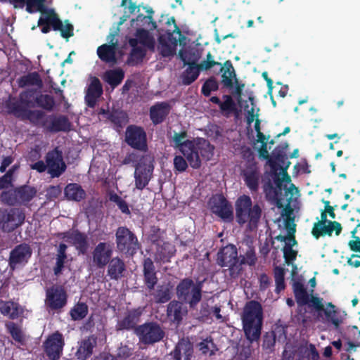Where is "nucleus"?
I'll return each mask as SVG.
<instances>
[{
	"instance_id": "obj_1",
	"label": "nucleus",
	"mask_w": 360,
	"mask_h": 360,
	"mask_svg": "<svg viewBox=\"0 0 360 360\" xmlns=\"http://www.w3.org/2000/svg\"><path fill=\"white\" fill-rule=\"evenodd\" d=\"M187 137L188 132L186 130L174 132L172 136L174 147L186 158L193 169H199L202 160L209 161L212 159L214 146L204 138L197 137L189 140L186 139Z\"/></svg>"
},
{
	"instance_id": "obj_2",
	"label": "nucleus",
	"mask_w": 360,
	"mask_h": 360,
	"mask_svg": "<svg viewBox=\"0 0 360 360\" xmlns=\"http://www.w3.org/2000/svg\"><path fill=\"white\" fill-rule=\"evenodd\" d=\"M263 320L262 304L256 300L247 302L241 314V321L245 336L250 342L257 341L260 338Z\"/></svg>"
},
{
	"instance_id": "obj_3",
	"label": "nucleus",
	"mask_w": 360,
	"mask_h": 360,
	"mask_svg": "<svg viewBox=\"0 0 360 360\" xmlns=\"http://www.w3.org/2000/svg\"><path fill=\"white\" fill-rule=\"evenodd\" d=\"M236 221L243 226L248 223L250 229L257 228L262 210L258 204L252 205L251 198L247 195H243L238 198L235 202Z\"/></svg>"
},
{
	"instance_id": "obj_4",
	"label": "nucleus",
	"mask_w": 360,
	"mask_h": 360,
	"mask_svg": "<svg viewBox=\"0 0 360 360\" xmlns=\"http://www.w3.org/2000/svg\"><path fill=\"white\" fill-rule=\"evenodd\" d=\"M203 281L194 282L192 278L186 277L180 280L176 286L178 300L188 305L190 309H195L202 297Z\"/></svg>"
},
{
	"instance_id": "obj_5",
	"label": "nucleus",
	"mask_w": 360,
	"mask_h": 360,
	"mask_svg": "<svg viewBox=\"0 0 360 360\" xmlns=\"http://www.w3.org/2000/svg\"><path fill=\"white\" fill-rule=\"evenodd\" d=\"M5 107L8 114L14 115L21 120H28L34 126L42 127L48 115L41 110H30L24 108L15 98L8 99L6 101Z\"/></svg>"
},
{
	"instance_id": "obj_6",
	"label": "nucleus",
	"mask_w": 360,
	"mask_h": 360,
	"mask_svg": "<svg viewBox=\"0 0 360 360\" xmlns=\"http://www.w3.org/2000/svg\"><path fill=\"white\" fill-rule=\"evenodd\" d=\"M37 190L29 185H22L13 189L3 191L0 195L1 200L6 205H27L37 195Z\"/></svg>"
},
{
	"instance_id": "obj_7",
	"label": "nucleus",
	"mask_w": 360,
	"mask_h": 360,
	"mask_svg": "<svg viewBox=\"0 0 360 360\" xmlns=\"http://www.w3.org/2000/svg\"><path fill=\"white\" fill-rule=\"evenodd\" d=\"M217 264L221 266L229 267V275L235 278L241 273L242 265L245 264L244 258L239 259L235 245H229L224 247L217 254Z\"/></svg>"
},
{
	"instance_id": "obj_8",
	"label": "nucleus",
	"mask_w": 360,
	"mask_h": 360,
	"mask_svg": "<svg viewBox=\"0 0 360 360\" xmlns=\"http://www.w3.org/2000/svg\"><path fill=\"white\" fill-rule=\"evenodd\" d=\"M117 250L127 255L134 256L140 248L136 236L127 226H119L115 231Z\"/></svg>"
},
{
	"instance_id": "obj_9",
	"label": "nucleus",
	"mask_w": 360,
	"mask_h": 360,
	"mask_svg": "<svg viewBox=\"0 0 360 360\" xmlns=\"http://www.w3.org/2000/svg\"><path fill=\"white\" fill-rule=\"evenodd\" d=\"M135 335L141 343L150 345L160 342L165 338V333L158 322L147 321L137 326Z\"/></svg>"
},
{
	"instance_id": "obj_10",
	"label": "nucleus",
	"mask_w": 360,
	"mask_h": 360,
	"mask_svg": "<svg viewBox=\"0 0 360 360\" xmlns=\"http://www.w3.org/2000/svg\"><path fill=\"white\" fill-rule=\"evenodd\" d=\"M25 219V212L19 208L0 210V229L4 232L13 231L24 223Z\"/></svg>"
},
{
	"instance_id": "obj_11",
	"label": "nucleus",
	"mask_w": 360,
	"mask_h": 360,
	"mask_svg": "<svg viewBox=\"0 0 360 360\" xmlns=\"http://www.w3.org/2000/svg\"><path fill=\"white\" fill-rule=\"evenodd\" d=\"M211 212L225 222H231L234 219L231 203L223 194H216L209 200Z\"/></svg>"
},
{
	"instance_id": "obj_12",
	"label": "nucleus",
	"mask_w": 360,
	"mask_h": 360,
	"mask_svg": "<svg viewBox=\"0 0 360 360\" xmlns=\"http://www.w3.org/2000/svg\"><path fill=\"white\" fill-rule=\"evenodd\" d=\"M114 245L110 242H99L91 252V265L96 269H104L112 258Z\"/></svg>"
},
{
	"instance_id": "obj_13",
	"label": "nucleus",
	"mask_w": 360,
	"mask_h": 360,
	"mask_svg": "<svg viewBox=\"0 0 360 360\" xmlns=\"http://www.w3.org/2000/svg\"><path fill=\"white\" fill-rule=\"evenodd\" d=\"M68 293L62 285H53L46 290L45 304L51 311H60L68 303Z\"/></svg>"
},
{
	"instance_id": "obj_14",
	"label": "nucleus",
	"mask_w": 360,
	"mask_h": 360,
	"mask_svg": "<svg viewBox=\"0 0 360 360\" xmlns=\"http://www.w3.org/2000/svg\"><path fill=\"white\" fill-rule=\"evenodd\" d=\"M124 140L134 149L143 152L148 150L147 134L142 127L129 125L126 129Z\"/></svg>"
},
{
	"instance_id": "obj_15",
	"label": "nucleus",
	"mask_w": 360,
	"mask_h": 360,
	"mask_svg": "<svg viewBox=\"0 0 360 360\" xmlns=\"http://www.w3.org/2000/svg\"><path fill=\"white\" fill-rule=\"evenodd\" d=\"M47 172L52 178L60 176L66 170L67 165L63 160L62 151L58 148L49 150L45 156Z\"/></svg>"
},
{
	"instance_id": "obj_16",
	"label": "nucleus",
	"mask_w": 360,
	"mask_h": 360,
	"mask_svg": "<svg viewBox=\"0 0 360 360\" xmlns=\"http://www.w3.org/2000/svg\"><path fill=\"white\" fill-rule=\"evenodd\" d=\"M65 341L63 335L56 331L50 335L44 342V351L49 360H58L63 350Z\"/></svg>"
},
{
	"instance_id": "obj_17",
	"label": "nucleus",
	"mask_w": 360,
	"mask_h": 360,
	"mask_svg": "<svg viewBox=\"0 0 360 360\" xmlns=\"http://www.w3.org/2000/svg\"><path fill=\"white\" fill-rule=\"evenodd\" d=\"M42 128L50 133L68 132L72 129V124L66 115L51 114L46 117Z\"/></svg>"
},
{
	"instance_id": "obj_18",
	"label": "nucleus",
	"mask_w": 360,
	"mask_h": 360,
	"mask_svg": "<svg viewBox=\"0 0 360 360\" xmlns=\"http://www.w3.org/2000/svg\"><path fill=\"white\" fill-rule=\"evenodd\" d=\"M166 23L169 26L172 25H173V30H169L166 33L167 39L172 44L176 45L177 39L173 37V32H176L179 35H181V32L179 27L176 24L174 17L167 18ZM159 41L160 44V52L163 57H169L174 54L173 49H172L171 46L167 43L166 39L165 38L164 35L160 34V36L159 37Z\"/></svg>"
},
{
	"instance_id": "obj_19",
	"label": "nucleus",
	"mask_w": 360,
	"mask_h": 360,
	"mask_svg": "<svg viewBox=\"0 0 360 360\" xmlns=\"http://www.w3.org/2000/svg\"><path fill=\"white\" fill-rule=\"evenodd\" d=\"M220 72H222L221 75V83L223 86L228 89H231L233 86V79H235L236 88L235 94L238 96L240 97L242 95L243 89L245 86L244 84L238 82L235 70L231 60H226L224 63V67H221Z\"/></svg>"
},
{
	"instance_id": "obj_20",
	"label": "nucleus",
	"mask_w": 360,
	"mask_h": 360,
	"mask_svg": "<svg viewBox=\"0 0 360 360\" xmlns=\"http://www.w3.org/2000/svg\"><path fill=\"white\" fill-rule=\"evenodd\" d=\"M32 254V250L30 245L24 243L16 245L9 255L10 268L14 270L18 265L27 263Z\"/></svg>"
},
{
	"instance_id": "obj_21",
	"label": "nucleus",
	"mask_w": 360,
	"mask_h": 360,
	"mask_svg": "<svg viewBox=\"0 0 360 360\" xmlns=\"http://www.w3.org/2000/svg\"><path fill=\"white\" fill-rule=\"evenodd\" d=\"M240 175L246 186L252 193H257L259 190L261 173L258 165L243 166Z\"/></svg>"
},
{
	"instance_id": "obj_22",
	"label": "nucleus",
	"mask_w": 360,
	"mask_h": 360,
	"mask_svg": "<svg viewBox=\"0 0 360 360\" xmlns=\"http://www.w3.org/2000/svg\"><path fill=\"white\" fill-rule=\"evenodd\" d=\"M143 312V309L141 307L128 310L124 317L118 321L116 326L117 329L118 330H133L135 333V330L138 326L137 324L140 322Z\"/></svg>"
},
{
	"instance_id": "obj_23",
	"label": "nucleus",
	"mask_w": 360,
	"mask_h": 360,
	"mask_svg": "<svg viewBox=\"0 0 360 360\" xmlns=\"http://www.w3.org/2000/svg\"><path fill=\"white\" fill-rule=\"evenodd\" d=\"M58 236L71 242L79 253L84 255L88 249V238L86 233L76 229L60 233Z\"/></svg>"
},
{
	"instance_id": "obj_24",
	"label": "nucleus",
	"mask_w": 360,
	"mask_h": 360,
	"mask_svg": "<svg viewBox=\"0 0 360 360\" xmlns=\"http://www.w3.org/2000/svg\"><path fill=\"white\" fill-rule=\"evenodd\" d=\"M153 165L151 162H140L134 172L135 186L139 190H143L149 183L153 172Z\"/></svg>"
},
{
	"instance_id": "obj_25",
	"label": "nucleus",
	"mask_w": 360,
	"mask_h": 360,
	"mask_svg": "<svg viewBox=\"0 0 360 360\" xmlns=\"http://www.w3.org/2000/svg\"><path fill=\"white\" fill-rule=\"evenodd\" d=\"M143 275L146 288L151 291L158 282L157 271L153 260L150 257L145 258L143 263Z\"/></svg>"
},
{
	"instance_id": "obj_26",
	"label": "nucleus",
	"mask_w": 360,
	"mask_h": 360,
	"mask_svg": "<svg viewBox=\"0 0 360 360\" xmlns=\"http://www.w3.org/2000/svg\"><path fill=\"white\" fill-rule=\"evenodd\" d=\"M38 20V26L41 27V32L46 34L50 32L51 27L54 31H58L61 27V20L53 10H49L43 14Z\"/></svg>"
},
{
	"instance_id": "obj_27",
	"label": "nucleus",
	"mask_w": 360,
	"mask_h": 360,
	"mask_svg": "<svg viewBox=\"0 0 360 360\" xmlns=\"http://www.w3.org/2000/svg\"><path fill=\"white\" fill-rule=\"evenodd\" d=\"M103 94L102 84L98 78L94 77L86 91L84 101L89 108H94L97 103L98 98Z\"/></svg>"
},
{
	"instance_id": "obj_28",
	"label": "nucleus",
	"mask_w": 360,
	"mask_h": 360,
	"mask_svg": "<svg viewBox=\"0 0 360 360\" xmlns=\"http://www.w3.org/2000/svg\"><path fill=\"white\" fill-rule=\"evenodd\" d=\"M126 271V265L123 259L119 257H112L107 264V275L111 280L121 279Z\"/></svg>"
},
{
	"instance_id": "obj_29",
	"label": "nucleus",
	"mask_w": 360,
	"mask_h": 360,
	"mask_svg": "<svg viewBox=\"0 0 360 360\" xmlns=\"http://www.w3.org/2000/svg\"><path fill=\"white\" fill-rule=\"evenodd\" d=\"M172 360H191L193 356V345L188 341H180L171 352Z\"/></svg>"
},
{
	"instance_id": "obj_30",
	"label": "nucleus",
	"mask_w": 360,
	"mask_h": 360,
	"mask_svg": "<svg viewBox=\"0 0 360 360\" xmlns=\"http://www.w3.org/2000/svg\"><path fill=\"white\" fill-rule=\"evenodd\" d=\"M170 111V106L166 102L157 103L150 108V118L155 125L165 121Z\"/></svg>"
},
{
	"instance_id": "obj_31",
	"label": "nucleus",
	"mask_w": 360,
	"mask_h": 360,
	"mask_svg": "<svg viewBox=\"0 0 360 360\" xmlns=\"http://www.w3.org/2000/svg\"><path fill=\"white\" fill-rule=\"evenodd\" d=\"M288 147V144L287 143H283L277 146L272 152V158L281 164V169L284 172V176H287L288 180L291 181L290 176L287 173V169L290 165L285 154V150Z\"/></svg>"
},
{
	"instance_id": "obj_32",
	"label": "nucleus",
	"mask_w": 360,
	"mask_h": 360,
	"mask_svg": "<svg viewBox=\"0 0 360 360\" xmlns=\"http://www.w3.org/2000/svg\"><path fill=\"white\" fill-rule=\"evenodd\" d=\"M174 246L168 242L163 243L161 245H158L154 255V260L156 263H166L170 262L175 253Z\"/></svg>"
},
{
	"instance_id": "obj_33",
	"label": "nucleus",
	"mask_w": 360,
	"mask_h": 360,
	"mask_svg": "<svg viewBox=\"0 0 360 360\" xmlns=\"http://www.w3.org/2000/svg\"><path fill=\"white\" fill-rule=\"evenodd\" d=\"M117 42H111L110 44H104L97 49L98 58L105 63H117L116 49Z\"/></svg>"
},
{
	"instance_id": "obj_34",
	"label": "nucleus",
	"mask_w": 360,
	"mask_h": 360,
	"mask_svg": "<svg viewBox=\"0 0 360 360\" xmlns=\"http://www.w3.org/2000/svg\"><path fill=\"white\" fill-rule=\"evenodd\" d=\"M183 304L179 300H172L168 304L167 307V318L176 325H179L183 319Z\"/></svg>"
},
{
	"instance_id": "obj_35",
	"label": "nucleus",
	"mask_w": 360,
	"mask_h": 360,
	"mask_svg": "<svg viewBox=\"0 0 360 360\" xmlns=\"http://www.w3.org/2000/svg\"><path fill=\"white\" fill-rule=\"evenodd\" d=\"M292 290L298 306L303 307L309 302V295L302 281H293Z\"/></svg>"
},
{
	"instance_id": "obj_36",
	"label": "nucleus",
	"mask_w": 360,
	"mask_h": 360,
	"mask_svg": "<svg viewBox=\"0 0 360 360\" xmlns=\"http://www.w3.org/2000/svg\"><path fill=\"white\" fill-rule=\"evenodd\" d=\"M222 98L224 99L223 102L219 97L212 96L210 98V102L218 105L222 113L230 114L236 111V105L231 96L224 95Z\"/></svg>"
},
{
	"instance_id": "obj_37",
	"label": "nucleus",
	"mask_w": 360,
	"mask_h": 360,
	"mask_svg": "<svg viewBox=\"0 0 360 360\" xmlns=\"http://www.w3.org/2000/svg\"><path fill=\"white\" fill-rule=\"evenodd\" d=\"M64 194L69 200L79 202L86 196V193L82 186L76 183L68 184L65 189Z\"/></svg>"
},
{
	"instance_id": "obj_38",
	"label": "nucleus",
	"mask_w": 360,
	"mask_h": 360,
	"mask_svg": "<svg viewBox=\"0 0 360 360\" xmlns=\"http://www.w3.org/2000/svg\"><path fill=\"white\" fill-rule=\"evenodd\" d=\"M18 86L20 88L35 86L41 89L43 86V82L37 72H32L20 77L18 79Z\"/></svg>"
},
{
	"instance_id": "obj_39",
	"label": "nucleus",
	"mask_w": 360,
	"mask_h": 360,
	"mask_svg": "<svg viewBox=\"0 0 360 360\" xmlns=\"http://www.w3.org/2000/svg\"><path fill=\"white\" fill-rule=\"evenodd\" d=\"M103 113L107 114V118L115 125L117 129L122 128L129 121L127 114L123 110H112V112H105L103 110Z\"/></svg>"
},
{
	"instance_id": "obj_40",
	"label": "nucleus",
	"mask_w": 360,
	"mask_h": 360,
	"mask_svg": "<svg viewBox=\"0 0 360 360\" xmlns=\"http://www.w3.org/2000/svg\"><path fill=\"white\" fill-rule=\"evenodd\" d=\"M124 77V72L121 68L107 70L104 74L105 81L112 87L120 84Z\"/></svg>"
},
{
	"instance_id": "obj_41",
	"label": "nucleus",
	"mask_w": 360,
	"mask_h": 360,
	"mask_svg": "<svg viewBox=\"0 0 360 360\" xmlns=\"http://www.w3.org/2000/svg\"><path fill=\"white\" fill-rule=\"evenodd\" d=\"M179 57L184 63V66L186 65H198V62L200 59V54L198 50H180Z\"/></svg>"
},
{
	"instance_id": "obj_42",
	"label": "nucleus",
	"mask_w": 360,
	"mask_h": 360,
	"mask_svg": "<svg viewBox=\"0 0 360 360\" xmlns=\"http://www.w3.org/2000/svg\"><path fill=\"white\" fill-rule=\"evenodd\" d=\"M0 312L4 316H8L11 319H16L20 316L18 304L11 301L0 302Z\"/></svg>"
},
{
	"instance_id": "obj_43",
	"label": "nucleus",
	"mask_w": 360,
	"mask_h": 360,
	"mask_svg": "<svg viewBox=\"0 0 360 360\" xmlns=\"http://www.w3.org/2000/svg\"><path fill=\"white\" fill-rule=\"evenodd\" d=\"M154 300L158 304H163L169 302L172 298V292L169 286L161 285L151 294Z\"/></svg>"
},
{
	"instance_id": "obj_44",
	"label": "nucleus",
	"mask_w": 360,
	"mask_h": 360,
	"mask_svg": "<svg viewBox=\"0 0 360 360\" xmlns=\"http://www.w3.org/2000/svg\"><path fill=\"white\" fill-rule=\"evenodd\" d=\"M146 55V51L143 48H133L131 49L126 63L129 66H137L142 63Z\"/></svg>"
},
{
	"instance_id": "obj_45",
	"label": "nucleus",
	"mask_w": 360,
	"mask_h": 360,
	"mask_svg": "<svg viewBox=\"0 0 360 360\" xmlns=\"http://www.w3.org/2000/svg\"><path fill=\"white\" fill-rule=\"evenodd\" d=\"M187 68L181 75L182 83L188 86L194 82L199 77L200 70L198 65H186Z\"/></svg>"
},
{
	"instance_id": "obj_46",
	"label": "nucleus",
	"mask_w": 360,
	"mask_h": 360,
	"mask_svg": "<svg viewBox=\"0 0 360 360\" xmlns=\"http://www.w3.org/2000/svg\"><path fill=\"white\" fill-rule=\"evenodd\" d=\"M34 102L37 107L49 112L52 111L55 106L53 97L49 94H39L34 98Z\"/></svg>"
},
{
	"instance_id": "obj_47",
	"label": "nucleus",
	"mask_w": 360,
	"mask_h": 360,
	"mask_svg": "<svg viewBox=\"0 0 360 360\" xmlns=\"http://www.w3.org/2000/svg\"><path fill=\"white\" fill-rule=\"evenodd\" d=\"M94 344L90 338L84 340L79 347L75 355L79 360H86L93 352Z\"/></svg>"
},
{
	"instance_id": "obj_48",
	"label": "nucleus",
	"mask_w": 360,
	"mask_h": 360,
	"mask_svg": "<svg viewBox=\"0 0 360 360\" xmlns=\"http://www.w3.org/2000/svg\"><path fill=\"white\" fill-rule=\"evenodd\" d=\"M322 311L325 314L326 321L330 322L335 328H338L342 323V320L337 316L338 311L335 309V306L332 302H328L326 304V308L324 307V310Z\"/></svg>"
},
{
	"instance_id": "obj_49",
	"label": "nucleus",
	"mask_w": 360,
	"mask_h": 360,
	"mask_svg": "<svg viewBox=\"0 0 360 360\" xmlns=\"http://www.w3.org/2000/svg\"><path fill=\"white\" fill-rule=\"evenodd\" d=\"M6 328L15 342L22 345H25V335L21 328L16 323L14 322H8L6 324Z\"/></svg>"
},
{
	"instance_id": "obj_50",
	"label": "nucleus",
	"mask_w": 360,
	"mask_h": 360,
	"mask_svg": "<svg viewBox=\"0 0 360 360\" xmlns=\"http://www.w3.org/2000/svg\"><path fill=\"white\" fill-rule=\"evenodd\" d=\"M88 311V306L86 303L78 302L71 309L70 315L72 320L79 321L86 317Z\"/></svg>"
},
{
	"instance_id": "obj_51",
	"label": "nucleus",
	"mask_w": 360,
	"mask_h": 360,
	"mask_svg": "<svg viewBox=\"0 0 360 360\" xmlns=\"http://www.w3.org/2000/svg\"><path fill=\"white\" fill-rule=\"evenodd\" d=\"M139 42L148 48H153L155 44L154 39L150 35L149 32L145 29L139 28L135 34Z\"/></svg>"
},
{
	"instance_id": "obj_52",
	"label": "nucleus",
	"mask_w": 360,
	"mask_h": 360,
	"mask_svg": "<svg viewBox=\"0 0 360 360\" xmlns=\"http://www.w3.org/2000/svg\"><path fill=\"white\" fill-rule=\"evenodd\" d=\"M46 0H26V11L30 13L39 11L42 15L46 13L49 9L44 5Z\"/></svg>"
},
{
	"instance_id": "obj_53",
	"label": "nucleus",
	"mask_w": 360,
	"mask_h": 360,
	"mask_svg": "<svg viewBox=\"0 0 360 360\" xmlns=\"http://www.w3.org/2000/svg\"><path fill=\"white\" fill-rule=\"evenodd\" d=\"M199 350L204 354L212 356L218 349L212 338H207L198 344Z\"/></svg>"
},
{
	"instance_id": "obj_54",
	"label": "nucleus",
	"mask_w": 360,
	"mask_h": 360,
	"mask_svg": "<svg viewBox=\"0 0 360 360\" xmlns=\"http://www.w3.org/2000/svg\"><path fill=\"white\" fill-rule=\"evenodd\" d=\"M37 91L33 89H27L22 91L19 95L18 102L24 108H27L28 107H33L34 105L32 103V100L34 98V94ZM18 101V100H16Z\"/></svg>"
},
{
	"instance_id": "obj_55",
	"label": "nucleus",
	"mask_w": 360,
	"mask_h": 360,
	"mask_svg": "<svg viewBox=\"0 0 360 360\" xmlns=\"http://www.w3.org/2000/svg\"><path fill=\"white\" fill-rule=\"evenodd\" d=\"M109 200L115 203L122 213L127 215L131 214L127 202L117 193L110 192L109 193Z\"/></svg>"
},
{
	"instance_id": "obj_56",
	"label": "nucleus",
	"mask_w": 360,
	"mask_h": 360,
	"mask_svg": "<svg viewBox=\"0 0 360 360\" xmlns=\"http://www.w3.org/2000/svg\"><path fill=\"white\" fill-rule=\"evenodd\" d=\"M219 89V83L214 77H210L202 84L201 93L206 97L210 96L212 91Z\"/></svg>"
},
{
	"instance_id": "obj_57",
	"label": "nucleus",
	"mask_w": 360,
	"mask_h": 360,
	"mask_svg": "<svg viewBox=\"0 0 360 360\" xmlns=\"http://www.w3.org/2000/svg\"><path fill=\"white\" fill-rule=\"evenodd\" d=\"M198 320L202 322L211 321L212 314V307L210 306L207 302H202L198 310Z\"/></svg>"
},
{
	"instance_id": "obj_58",
	"label": "nucleus",
	"mask_w": 360,
	"mask_h": 360,
	"mask_svg": "<svg viewBox=\"0 0 360 360\" xmlns=\"http://www.w3.org/2000/svg\"><path fill=\"white\" fill-rule=\"evenodd\" d=\"M276 291L281 292L285 289V271L282 267L276 266L274 269Z\"/></svg>"
},
{
	"instance_id": "obj_59",
	"label": "nucleus",
	"mask_w": 360,
	"mask_h": 360,
	"mask_svg": "<svg viewBox=\"0 0 360 360\" xmlns=\"http://www.w3.org/2000/svg\"><path fill=\"white\" fill-rule=\"evenodd\" d=\"M136 25L139 26H147L150 30L157 29L156 22L153 20V16L139 14L136 18Z\"/></svg>"
},
{
	"instance_id": "obj_60",
	"label": "nucleus",
	"mask_w": 360,
	"mask_h": 360,
	"mask_svg": "<svg viewBox=\"0 0 360 360\" xmlns=\"http://www.w3.org/2000/svg\"><path fill=\"white\" fill-rule=\"evenodd\" d=\"M136 25L139 26H147L150 30L157 29L156 22L153 20V16L139 14L136 18Z\"/></svg>"
},
{
	"instance_id": "obj_61",
	"label": "nucleus",
	"mask_w": 360,
	"mask_h": 360,
	"mask_svg": "<svg viewBox=\"0 0 360 360\" xmlns=\"http://www.w3.org/2000/svg\"><path fill=\"white\" fill-rule=\"evenodd\" d=\"M356 228H354L352 231V240H349L348 243V246L349 249L354 252H356V255H352V257H360V238L356 236Z\"/></svg>"
},
{
	"instance_id": "obj_62",
	"label": "nucleus",
	"mask_w": 360,
	"mask_h": 360,
	"mask_svg": "<svg viewBox=\"0 0 360 360\" xmlns=\"http://www.w3.org/2000/svg\"><path fill=\"white\" fill-rule=\"evenodd\" d=\"M333 227L330 224H324V225H321L319 227H313L311 233L313 236L318 239L321 236L328 235L330 236L333 233Z\"/></svg>"
},
{
	"instance_id": "obj_63",
	"label": "nucleus",
	"mask_w": 360,
	"mask_h": 360,
	"mask_svg": "<svg viewBox=\"0 0 360 360\" xmlns=\"http://www.w3.org/2000/svg\"><path fill=\"white\" fill-rule=\"evenodd\" d=\"M241 158L245 160L243 166H249L252 165H257L255 161V154L250 147L243 146L241 148Z\"/></svg>"
},
{
	"instance_id": "obj_64",
	"label": "nucleus",
	"mask_w": 360,
	"mask_h": 360,
	"mask_svg": "<svg viewBox=\"0 0 360 360\" xmlns=\"http://www.w3.org/2000/svg\"><path fill=\"white\" fill-rule=\"evenodd\" d=\"M304 353L306 355L307 360L311 359V360H319V354L314 344L310 343L308 347L304 349H301L300 350V353Z\"/></svg>"
}]
</instances>
